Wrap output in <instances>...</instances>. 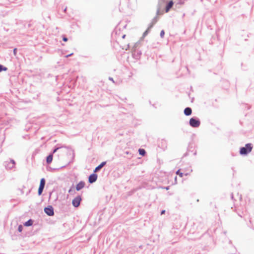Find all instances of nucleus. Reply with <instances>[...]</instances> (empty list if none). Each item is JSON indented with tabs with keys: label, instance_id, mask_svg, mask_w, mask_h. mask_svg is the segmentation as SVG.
I'll list each match as a JSON object with an SVG mask.
<instances>
[{
	"label": "nucleus",
	"instance_id": "1",
	"mask_svg": "<svg viewBox=\"0 0 254 254\" xmlns=\"http://www.w3.org/2000/svg\"><path fill=\"white\" fill-rule=\"evenodd\" d=\"M165 4H166L165 7V12H168L170 9L173 7L174 5V2L172 0H159L158 5L160 8L163 6Z\"/></svg>",
	"mask_w": 254,
	"mask_h": 254
},
{
	"label": "nucleus",
	"instance_id": "2",
	"mask_svg": "<svg viewBox=\"0 0 254 254\" xmlns=\"http://www.w3.org/2000/svg\"><path fill=\"white\" fill-rule=\"evenodd\" d=\"M253 146L251 143L246 144L245 147L240 148V153L241 155H246L251 152Z\"/></svg>",
	"mask_w": 254,
	"mask_h": 254
},
{
	"label": "nucleus",
	"instance_id": "3",
	"mask_svg": "<svg viewBox=\"0 0 254 254\" xmlns=\"http://www.w3.org/2000/svg\"><path fill=\"white\" fill-rule=\"evenodd\" d=\"M81 201V196H77L72 200V203L74 207H77L79 206Z\"/></svg>",
	"mask_w": 254,
	"mask_h": 254
},
{
	"label": "nucleus",
	"instance_id": "4",
	"mask_svg": "<svg viewBox=\"0 0 254 254\" xmlns=\"http://www.w3.org/2000/svg\"><path fill=\"white\" fill-rule=\"evenodd\" d=\"M190 124L191 127H196L200 125V122L195 119L191 118L190 120Z\"/></svg>",
	"mask_w": 254,
	"mask_h": 254
},
{
	"label": "nucleus",
	"instance_id": "5",
	"mask_svg": "<svg viewBox=\"0 0 254 254\" xmlns=\"http://www.w3.org/2000/svg\"><path fill=\"white\" fill-rule=\"evenodd\" d=\"M45 185V180L44 178H42L40 180V186L38 189V194L40 195L42 194L44 186Z\"/></svg>",
	"mask_w": 254,
	"mask_h": 254
},
{
	"label": "nucleus",
	"instance_id": "6",
	"mask_svg": "<svg viewBox=\"0 0 254 254\" xmlns=\"http://www.w3.org/2000/svg\"><path fill=\"white\" fill-rule=\"evenodd\" d=\"M44 211L45 213L49 216H52L54 215V210L52 206L46 207Z\"/></svg>",
	"mask_w": 254,
	"mask_h": 254
},
{
	"label": "nucleus",
	"instance_id": "7",
	"mask_svg": "<svg viewBox=\"0 0 254 254\" xmlns=\"http://www.w3.org/2000/svg\"><path fill=\"white\" fill-rule=\"evenodd\" d=\"M97 179V175L96 174H92L89 177V182L90 183L95 182Z\"/></svg>",
	"mask_w": 254,
	"mask_h": 254
},
{
	"label": "nucleus",
	"instance_id": "8",
	"mask_svg": "<svg viewBox=\"0 0 254 254\" xmlns=\"http://www.w3.org/2000/svg\"><path fill=\"white\" fill-rule=\"evenodd\" d=\"M85 187V183L83 181H80L76 186V190L77 191L80 190Z\"/></svg>",
	"mask_w": 254,
	"mask_h": 254
},
{
	"label": "nucleus",
	"instance_id": "9",
	"mask_svg": "<svg viewBox=\"0 0 254 254\" xmlns=\"http://www.w3.org/2000/svg\"><path fill=\"white\" fill-rule=\"evenodd\" d=\"M191 113H192V110H191V108H190L189 107L186 108L184 110V114L186 116L190 115Z\"/></svg>",
	"mask_w": 254,
	"mask_h": 254
},
{
	"label": "nucleus",
	"instance_id": "10",
	"mask_svg": "<svg viewBox=\"0 0 254 254\" xmlns=\"http://www.w3.org/2000/svg\"><path fill=\"white\" fill-rule=\"evenodd\" d=\"M105 164H106L105 162L101 163V164H100L99 166H98L97 167H96L95 168V170H94V172H96L98 171L105 165Z\"/></svg>",
	"mask_w": 254,
	"mask_h": 254
},
{
	"label": "nucleus",
	"instance_id": "11",
	"mask_svg": "<svg viewBox=\"0 0 254 254\" xmlns=\"http://www.w3.org/2000/svg\"><path fill=\"white\" fill-rule=\"evenodd\" d=\"M52 160H53V155H49L47 157L46 161H47V163L49 164L52 161Z\"/></svg>",
	"mask_w": 254,
	"mask_h": 254
},
{
	"label": "nucleus",
	"instance_id": "12",
	"mask_svg": "<svg viewBox=\"0 0 254 254\" xmlns=\"http://www.w3.org/2000/svg\"><path fill=\"white\" fill-rule=\"evenodd\" d=\"M33 224V222L31 220H29L27 222H26L24 224V226H31Z\"/></svg>",
	"mask_w": 254,
	"mask_h": 254
},
{
	"label": "nucleus",
	"instance_id": "13",
	"mask_svg": "<svg viewBox=\"0 0 254 254\" xmlns=\"http://www.w3.org/2000/svg\"><path fill=\"white\" fill-rule=\"evenodd\" d=\"M138 151L139 154L142 156H144L145 154V151L143 149H139Z\"/></svg>",
	"mask_w": 254,
	"mask_h": 254
},
{
	"label": "nucleus",
	"instance_id": "14",
	"mask_svg": "<svg viewBox=\"0 0 254 254\" xmlns=\"http://www.w3.org/2000/svg\"><path fill=\"white\" fill-rule=\"evenodd\" d=\"M7 70V68L3 66L2 65L0 64V72L1 71H6Z\"/></svg>",
	"mask_w": 254,
	"mask_h": 254
},
{
	"label": "nucleus",
	"instance_id": "15",
	"mask_svg": "<svg viewBox=\"0 0 254 254\" xmlns=\"http://www.w3.org/2000/svg\"><path fill=\"white\" fill-rule=\"evenodd\" d=\"M177 175H179L181 177H183V173L180 172V170H178L176 172Z\"/></svg>",
	"mask_w": 254,
	"mask_h": 254
},
{
	"label": "nucleus",
	"instance_id": "16",
	"mask_svg": "<svg viewBox=\"0 0 254 254\" xmlns=\"http://www.w3.org/2000/svg\"><path fill=\"white\" fill-rule=\"evenodd\" d=\"M165 34V32L164 30H162L160 32V36L161 38H163Z\"/></svg>",
	"mask_w": 254,
	"mask_h": 254
},
{
	"label": "nucleus",
	"instance_id": "17",
	"mask_svg": "<svg viewBox=\"0 0 254 254\" xmlns=\"http://www.w3.org/2000/svg\"><path fill=\"white\" fill-rule=\"evenodd\" d=\"M22 229H23V227H22V225H19V226H18V231H19V232H21L22 231Z\"/></svg>",
	"mask_w": 254,
	"mask_h": 254
},
{
	"label": "nucleus",
	"instance_id": "18",
	"mask_svg": "<svg viewBox=\"0 0 254 254\" xmlns=\"http://www.w3.org/2000/svg\"><path fill=\"white\" fill-rule=\"evenodd\" d=\"M16 51H17V49L16 48H15L14 50H13V54L15 56L16 55Z\"/></svg>",
	"mask_w": 254,
	"mask_h": 254
},
{
	"label": "nucleus",
	"instance_id": "19",
	"mask_svg": "<svg viewBox=\"0 0 254 254\" xmlns=\"http://www.w3.org/2000/svg\"><path fill=\"white\" fill-rule=\"evenodd\" d=\"M63 41L64 42H66L67 41V38L66 37H63Z\"/></svg>",
	"mask_w": 254,
	"mask_h": 254
},
{
	"label": "nucleus",
	"instance_id": "20",
	"mask_svg": "<svg viewBox=\"0 0 254 254\" xmlns=\"http://www.w3.org/2000/svg\"><path fill=\"white\" fill-rule=\"evenodd\" d=\"M165 210H162L161 212V214L162 215L165 213Z\"/></svg>",
	"mask_w": 254,
	"mask_h": 254
},
{
	"label": "nucleus",
	"instance_id": "21",
	"mask_svg": "<svg viewBox=\"0 0 254 254\" xmlns=\"http://www.w3.org/2000/svg\"><path fill=\"white\" fill-rule=\"evenodd\" d=\"M58 149H59L58 148H56V149L54 150L53 152H54V153H55V152L57 151V150H58Z\"/></svg>",
	"mask_w": 254,
	"mask_h": 254
},
{
	"label": "nucleus",
	"instance_id": "22",
	"mask_svg": "<svg viewBox=\"0 0 254 254\" xmlns=\"http://www.w3.org/2000/svg\"><path fill=\"white\" fill-rule=\"evenodd\" d=\"M125 37H126V35H124L123 36V38H125Z\"/></svg>",
	"mask_w": 254,
	"mask_h": 254
},
{
	"label": "nucleus",
	"instance_id": "23",
	"mask_svg": "<svg viewBox=\"0 0 254 254\" xmlns=\"http://www.w3.org/2000/svg\"><path fill=\"white\" fill-rule=\"evenodd\" d=\"M11 162H12V163L13 164H14V161H13V160H12V161H11Z\"/></svg>",
	"mask_w": 254,
	"mask_h": 254
},
{
	"label": "nucleus",
	"instance_id": "24",
	"mask_svg": "<svg viewBox=\"0 0 254 254\" xmlns=\"http://www.w3.org/2000/svg\"><path fill=\"white\" fill-rule=\"evenodd\" d=\"M70 191H71V190H68V192H70Z\"/></svg>",
	"mask_w": 254,
	"mask_h": 254
}]
</instances>
